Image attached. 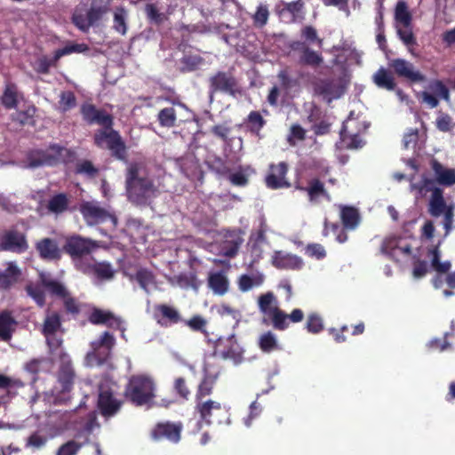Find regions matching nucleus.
I'll return each mask as SVG.
<instances>
[{"label":"nucleus","instance_id":"nucleus-1","mask_svg":"<svg viewBox=\"0 0 455 455\" xmlns=\"http://www.w3.org/2000/svg\"><path fill=\"white\" fill-rule=\"evenodd\" d=\"M43 332L52 355V359H59L60 361L59 382L63 391H68L74 379V371L68 355L64 353L60 347L63 331L61 329L60 316L56 313L47 315L44 320Z\"/></svg>","mask_w":455,"mask_h":455},{"label":"nucleus","instance_id":"nucleus-2","mask_svg":"<svg viewBox=\"0 0 455 455\" xmlns=\"http://www.w3.org/2000/svg\"><path fill=\"white\" fill-rule=\"evenodd\" d=\"M160 184L153 179L142 164H131L126 173L128 199L135 204H147L159 193Z\"/></svg>","mask_w":455,"mask_h":455},{"label":"nucleus","instance_id":"nucleus-3","mask_svg":"<svg viewBox=\"0 0 455 455\" xmlns=\"http://www.w3.org/2000/svg\"><path fill=\"white\" fill-rule=\"evenodd\" d=\"M382 252L396 261L406 262L412 260L414 267L413 277L419 279L426 275L428 270L427 262L419 260L422 256L419 242L416 239L387 238L383 242Z\"/></svg>","mask_w":455,"mask_h":455},{"label":"nucleus","instance_id":"nucleus-4","mask_svg":"<svg viewBox=\"0 0 455 455\" xmlns=\"http://www.w3.org/2000/svg\"><path fill=\"white\" fill-rule=\"evenodd\" d=\"M411 187L416 196H426L430 193L428 212L435 218L443 216V225L445 235H448L452 229L454 205L446 204L443 190L436 187L433 180L424 178L419 184L412 183Z\"/></svg>","mask_w":455,"mask_h":455},{"label":"nucleus","instance_id":"nucleus-5","mask_svg":"<svg viewBox=\"0 0 455 455\" xmlns=\"http://www.w3.org/2000/svg\"><path fill=\"white\" fill-rule=\"evenodd\" d=\"M109 5V0H82L74 12L73 23L85 32L108 13Z\"/></svg>","mask_w":455,"mask_h":455},{"label":"nucleus","instance_id":"nucleus-6","mask_svg":"<svg viewBox=\"0 0 455 455\" xmlns=\"http://www.w3.org/2000/svg\"><path fill=\"white\" fill-rule=\"evenodd\" d=\"M195 411L199 416L197 421L198 429L204 426H211L214 423L219 425H231V419L228 410L220 402L209 397H201L196 401Z\"/></svg>","mask_w":455,"mask_h":455},{"label":"nucleus","instance_id":"nucleus-7","mask_svg":"<svg viewBox=\"0 0 455 455\" xmlns=\"http://www.w3.org/2000/svg\"><path fill=\"white\" fill-rule=\"evenodd\" d=\"M156 383L147 374L132 376L125 390L126 398L137 406H150L156 396Z\"/></svg>","mask_w":455,"mask_h":455},{"label":"nucleus","instance_id":"nucleus-8","mask_svg":"<svg viewBox=\"0 0 455 455\" xmlns=\"http://www.w3.org/2000/svg\"><path fill=\"white\" fill-rule=\"evenodd\" d=\"M369 127L367 121L355 111H350L348 117L344 121L340 131V144L350 149L361 148L364 140L361 133Z\"/></svg>","mask_w":455,"mask_h":455},{"label":"nucleus","instance_id":"nucleus-9","mask_svg":"<svg viewBox=\"0 0 455 455\" xmlns=\"http://www.w3.org/2000/svg\"><path fill=\"white\" fill-rule=\"evenodd\" d=\"M394 17L398 37L412 53L411 47L416 44V39L412 31V14L405 1L399 0L396 3Z\"/></svg>","mask_w":455,"mask_h":455},{"label":"nucleus","instance_id":"nucleus-10","mask_svg":"<svg viewBox=\"0 0 455 455\" xmlns=\"http://www.w3.org/2000/svg\"><path fill=\"white\" fill-rule=\"evenodd\" d=\"M114 345V337L105 331L99 339L91 343L92 351L88 352L85 356V365L93 367L102 364L109 356Z\"/></svg>","mask_w":455,"mask_h":455},{"label":"nucleus","instance_id":"nucleus-11","mask_svg":"<svg viewBox=\"0 0 455 455\" xmlns=\"http://www.w3.org/2000/svg\"><path fill=\"white\" fill-rule=\"evenodd\" d=\"M67 154L68 149L66 148L54 144L47 149L31 152L28 158V166L30 168L52 166L64 161Z\"/></svg>","mask_w":455,"mask_h":455},{"label":"nucleus","instance_id":"nucleus-12","mask_svg":"<svg viewBox=\"0 0 455 455\" xmlns=\"http://www.w3.org/2000/svg\"><path fill=\"white\" fill-rule=\"evenodd\" d=\"M116 391V385L108 380L100 386L98 406L104 416H112L120 409L121 403L114 396Z\"/></svg>","mask_w":455,"mask_h":455},{"label":"nucleus","instance_id":"nucleus-13","mask_svg":"<svg viewBox=\"0 0 455 455\" xmlns=\"http://www.w3.org/2000/svg\"><path fill=\"white\" fill-rule=\"evenodd\" d=\"M95 144L101 148H108L118 158L124 154V145L117 132L112 128L99 130L94 137Z\"/></svg>","mask_w":455,"mask_h":455},{"label":"nucleus","instance_id":"nucleus-14","mask_svg":"<svg viewBox=\"0 0 455 455\" xmlns=\"http://www.w3.org/2000/svg\"><path fill=\"white\" fill-rule=\"evenodd\" d=\"M348 80L346 77L338 80H320L315 85V92L323 100L331 102L339 99L345 92Z\"/></svg>","mask_w":455,"mask_h":455},{"label":"nucleus","instance_id":"nucleus-15","mask_svg":"<svg viewBox=\"0 0 455 455\" xmlns=\"http://www.w3.org/2000/svg\"><path fill=\"white\" fill-rule=\"evenodd\" d=\"M427 259L430 261L432 270L435 272V275L432 279V283L435 289H440L443 285V275L451 270V262L448 259H442L441 251L438 245L428 250Z\"/></svg>","mask_w":455,"mask_h":455},{"label":"nucleus","instance_id":"nucleus-16","mask_svg":"<svg viewBox=\"0 0 455 455\" xmlns=\"http://www.w3.org/2000/svg\"><path fill=\"white\" fill-rule=\"evenodd\" d=\"M217 353L224 359H229L237 364L243 361V348L237 342L235 335L221 337L216 345Z\"/></svg>","mask_w":455,"mask_h":455},{"label":"nucleus","instance_id":"nucleus-17","mask_svg":"<svg viewBox=\"0 0 455 455\" xmlns=\"http://www.w3.org/2000/svg\"><path fill=\"white\" fill-rule=\"evenodd\" d=\"M80 211L88 225H95L109 220L114 226L116 219L104 208L99 205L98 202H85L81 204Z\"/></svg>","mask_w":455,"mask_h":455},{"label":"nucleus","instance_id":"nucleus-18","mask_svg":"<svg viewBox=\"0 0 455 455\" xmlns=\"http://www.w3.org/2000/svg\"><path fill=\"white\" fill-rule=\"evenodd\" d=\"M101 245L99 242L81 237L80 235H73L68 238L65 244V250L74 258H80L90 254Z\"/></svg>","mask_w":455,"mask_h":455},{"label":"nucleus","instance_id":"nucleus-19","mask_svg":"<svg viewBox=\"0 0 455 455\" xmlns=\"http://www.w3.org/2000/svg\"><path fill=\"white\" fill-rule=\"evenodd\" d=\"M40 280L43 286L46 288L49 292L64 299L65 306L68 311L72 313L77 311L75 300L68 297V291L61 283L54 279L48 273H41Z\"/></svg>","mask_w":455,"mask_h":455},{"label":"nucleus","instance_id":"nucleus-20","mask_svg":"<svg viewBox=\"0 0 455 455\" xmlns=\"http://www.w3.org/2000/svg\"><path fill=\"white\" fill-rule=\"evenodd\" d=\"M395 73L411 82H423L426 77L419 70L415 69L412 63L403 59H395L389 63Z\"/></svg>","mask_w":455,"mask_h":455},{"label":"nucleus","instance_id":"nucleus-21","mask_svg":"<svg viewBox=\"0 0 455 455\" xmlns=\"http://www.w3.org/2000/svg\"><path fill=\"white\" fill-rule=\"evenodd\" d=\"M287 164L283 162L278 164H271L269 172L266 177V184L272 189L289 188L290 183L286 180Z\"/></svg>","mask_w":455,"mask_h":455},{"label":"nucleus","instance_id":"nucleus-22","mask_svg":"<svg viewBox=\"0 0 455 455\" xmlns=\"http://www.w3.org/2000/svg\"><path fill=\"white\" fill-rule=\"evenodd\" d=\"M182 427L175 423H160L153 429L151 435L154 440L166 439L172 443H177L180 440Z\"/></svg>","mask_w":455,"mask_h":455},{"label":"nucleus","instance_id":"nucleus-23","mask_svg":"<svg viewBox=\"0 0 455 455\" xmlns=\"http://www.w3.org/2000/svg\"><path fill=\"white\" fill-rule=\"evenodd\" d=\"M0 245L4 250L15 252H22L28 248L24 235L13 230L6 232L2 236Z\"/></svg>","mask_w":455,"mask_h":455},{"label":"nucleus","instance_id":"nucleus-24","mask_svg":"<svg viewBox=\"0 0 455 455\" xmlns=\"http://www.w3.org/2000/svg\"><path fill=\"white\" fill-rule=\"evenodd\" d=\"M90 321L94 324H106L112 328H118L122 331V336L124 338L123 321L109 311L93 309L90 315Z\"/></svg>","mask_w":455,"mask_h":455},{"label":"nucleus","instance_id":"nucleus-25","mask_svg":"<svg viewBox=\"0 0 455 455\" xmlns=\"http://www.w3.org/2000/svg\"><path fill=\"white\" fill-rule=\"evenodd\" d=\"M272 264L277 268L296 270L302 267L303 261L296 255L280 251L274 253Z\"/></svg>","mask_w":455,"mask_h":455},{"label":"nucleus","instance_id":"nucleus-26","mask_svg":"<svg viewBox=\"0 0 455 455\" xmlns=\"http://www.w3.org/2000/svg\"><path fill=\"white\" fill-rule=\"evenodd\" d=\"M204 379L199 385L198 391L196 394V401L201 397H208L212 393L213 384L219 376V370L208 363H205L204 368Z\"/></svg>","mask_w":455,"mask_h":455},{"label":"nucleus","instance_id":"nucleus-27","mask_svg":"<svg viewBox=\"0 0 455 455\" xmlns=\"http://www.w3.org/2000/svg\"><path fill=\"white\" fill-rule=\"evenodd\" d=\"M243 242V238L238 231H228L225 240L220 244V254L227 257H234Z\"/></svg>","mask_w":455,"mask_h":455},{"label":"nucleus","instance_id":"nucleus-28","mask_svg":"<svg viewBox=\"0 0 455 455\" xmlns=\"http://www.w3.org/2000/svg\"><path fill=\"white\" fill-rule=\"evenodd\" d=\"M431 167L435 178V182L440 185L451 187L455 184V170L447 168L442 164L433 159L431 161Z\"/></svg>","mask_w":455,"mask_h":455},{"label":"nucleus","instance_id":"nucleus-29","mask_svg":"<svg viewBox=\"0 0 455 455\" xmlns=\"http://www.w3.org/2000/svg\"><path fill=\"white\" fill-rule=\"evenodd\" d=\"M339 214L346 229L355 230L361 222L360 213L355 207L339 205Z\"/></svg>","mask_w":455,"mask_h":455},{"label":"nucleus","instance_id":"nucleus-30","mask_svg":"<svg viewBox=\"0 0 455 455\" xmlns=\"http://www.w3.org/2000/svg\"><path fill=\"white\" fill-rule=\"evenodd\" d=\"M20 270L14 262H7L0 269V289H7L17 282Z\"/></svg>","mask_w":455,"mask_h":455},{"label":"nucleus","instance_id":"nucleus-31","mask_svg":"<svg viewBox=\"0 0 455 455\" xmlns=\"http://www.w3.org/2000/svg\"><path fill=\"white\" fill-rule=\"evenodd\" d=\"M160 314L158 323L163 326H171L182 321L180 312L173 307L163 304L157 307Z\"/></svg>","mask_w":455,"mask_h":455},{"label":"nucleus","instance_id":"nucleus-32","mask_svg":"<svg viewBox=\"0 0 455 455\" xmlns=\"http://www.w3.org/2000/svg\"><path fill=\"white\" fill-rule=\"evenodd\" d=\"M266 245L267 242L262 232H259L250 237L248 247L252 258L251 264L262 258Z\"/></svg>","mask_w":455,"mask_h":455},{"label":"nucleus","instance_id":"nucleus-33","mask_svg":"<svg viewBox=\"0 0 455 455\" xmlns=\"http://www.w3.org/2000/svg\"><path fill=\"white\" fill-rule=\"evenodd\" d=\"M208 283L209 287L217 295H224L229 287L228 279L224 272L211 273Z\"/></svg>","mask_w":455,"mask_h":455},{"label":"nucleus","instance_id":"nucleus-34","mask_svg":"<svg viewBox=\"0 0 455 455\" xmlns=\"http://www.w3.org/2000/svg\"><path fill=\"white\" fill-rule=\"evenodd\" d=\"M23 100V95L14 84H7L2 96V104L6 108H15Z\"/></svg>","mask_w":455,"mask_h":455},{"label":"nucleus","instance_id":"nucleus-35","mask_svg":"<svg viewBox=\"0 0 455 455\" xmlns=\"http://www.w3.org/2000/svg\"><path fill=\"white\" fill-rule=\"evenodd\" d=\"M302 189L307 191L311 202H319L323 198L328 201L331 200L328 193L324 189L323 184L316 179L311 180L308 186Z\"/></svg>","mask_w":455,"mask_h":455},{"label":"nucleus","instance_id":"nucleus-36","mask_svg":"<svg viewBox=\"0 0 455 455\" xmlns=\"http://www.w3.org/2000/svg\"><path fill=\"white\" fill-rule=\"evenodd\" d=\"M36 248L44 259H55L60 257V250L56 243L49 238H44L38 242Z\"/></svg>","mask_w":455,"mask_h":455},{"label":"nucleus","instance_id":"nucleus-37","mask_svg":"<svg viewBox=\"0 0 455 455\" xmlns=\"http://www.w3.org/2000/svg\"><path fill=\"white\" fill-rule=\"evenodd\" d=\"M258 344L261 351L267 354L282 349L276 335L271 331L262 333L259 337Z\"/></svg>","mask_w":455,"mask_h":455},{"label":"nucleus","instance_id":"nucleus-38","mask_svg":"<svg viewBox=\"0 0 455 455\" xmlns=\"http://www.w3.org/2000/svg\"><path fill=\"white\" fill-rule=\"evenodd\" d=\"M264 282L262 274L242 275L238 279V288L241 291L246 292L254 287L260 286Z\"/></svg>","mask_w":455,"mask_h":455},{"label":"nucleus","instance_id":"nucleus-39","mask_svg":"<svg viewBox=\"0 0 455 455\" xmlns=\"http://www.w3.org/2000/svg\"><path fill=\"white\" fill-rule=\"evenodd\" d=\"M134 278L140 286L148 293L156 289L155 276L146 268H140Z\"/></svg>","mask_w":455,"mask_h":455},{"label":"nucleus","instance_id":"nucleus-40","mask_svg":"<svg viewBox=\"0 0 455 455\" xmlns=\"http://www.w3.org/2000/svg\"><path fill=\"white\" fill-rule=\"evenodd\" d=\"M80 437V435H76L75 439L69 440L60 445L56 451V455H76L80 449L88 443L87 436L83 442L78 440Z\"/></svg>","mask_w":455,"mask_h":455},{"label":"nucleus","instance_id":"nucleus-41","mask_svg":"<svg viewBox=\"0 0 455 455\" xmlns=\"http://www.w3.org/2000/svg\"><path fill=\"white\" fill-rule=\"evenodd\" d=\"M374 84L387 91H393L395 88V83L393 76L384 68H380L372 76Z\"/></svg>","mask_w":455,"mask_h":455},{"label":"nucleus","instance_id":"nucleus-42","mask_svg":"<svg viewBox=\"0 0 455 455\" xmlns=\"http://www.w3.org/2000/svg\"><path fill=\"white\" fill-rule=\"evenodd\" d=\"M35 114V106L24 103L22 108L12 115V120L22 125L33 124Z\"/></svg>","mask_w":455,"mask_h":455},{"label":"nucleus","instance_id":"nucleus-43","mask_svg":"<svg viewBox=\"0 0 455 455\" xmlns=\"http://www.w3.org/2000/svg\"><path fill=\"white\" fill-rule=\"evenodd\" d=\"M302 7L300 0L285 4L284 6L279 11L280 19L284 22H291L295 20L299 15Z\"/></svg>","mask_w":455,"mask_h":455},{"label":"nucleus","instance_id":"nucleus-44","mask_svg":"<svg viewBox=\"0 0 455 455\" xmlns=\"http://www.w3.org/2000/svg\"><path fill=\"white\" fill-rule=\"evenodd\" d=\"M259 310L267 315H270L277 307V300L273 292H267L258 299Z\"/></svg>","mask_w":455,"mask_h":455},{"label":"nucleus","instance_id":"nucleus-45","mask_svg":"<svg viewBox=\"0 0 455 455\" xmlns=\"http://www.w3.org/2000/svg\"><path fill=\"white\" fill-rule=\"evenodd\" d=\"M15 324L14 319L9 313L4 312L0 314V339L3 340L10 339Z\"/></svg>","mask_w":455,"mask_h":455},{"label":"nucleus","instance_id":"nucleus-46","mask_svg":"<svg viewBox=\"0 0 455 455\" xmlns=\"http://www.w3.org/2000/svg\"><path fill=\"white\" fill-rule=\"evenodd\" d=\"M128 12L123 7H118L114 11L113 28L121 35L127 32Z\"/></svg>","mask_w":455,"mask_h":455},{"label":"nucleus","instance_id":"nucleus-47","mask_svg":"<svg viewBox=\"0 0 455 455\" xmlns=\"http://www.w3.org/2000/svg\"><path fill=\"white\" fill-rule=\"evenodd\" d=\"M211 81L214 90L228 92L231 91L234 86L233 78L225 73L217 74Z\"/></svg>","mask_w":455,"mask_h":455},{"label":"nucleus","instance_id":"nucleus-48","mask_svg":"<svg viewBox=\"0 0 455 455\" xmlns=\"http://www.w3.org/2000/svg\"><path fill=\"white\" fill-rule=\"evenodd\" d=\"M88 50V46L84 44L68 43L64 47L58 49L54 53V61L65 55L72 53H81Z\"/></svg>","mask_w":455,"mask_h":455},{"label":"nucleus","instance_id":"nucleus-49","mask_svg":"<svg viewBox=\"0 0 455 455\" xmlns=\"http://www.w3.org/2000/svg\"><path fill=\"white\" fill-rule=\"evenodd\" d=\"M49 437L44 435L41 430L34 432L30 435L26 442V447L32 450H40L45 446Z\"/></svg>","mask_w":455,"mask_h":455},{"label":"nucleus","instance_id":"nucleus-50","mask_svg":"<svg viewBox=\"0 0 455 455\" xmlns=\"http://www.w3.org/2000/svg\"><path fill=\"white\" fill-rule=\"evenodd\" d=\"M217 313L227 321L234 322L235 324L239 323L242 316L240 311L234 309L226 304L218 306Z\"/></svg>","mask_w":455,"mask_h":455},{"label":"nucleus","instance_id":"nucleus-51","mask_svg":"<svg viewBox=\"0 0 455 455\" xmlns=\"http://www.w3.org/2000/svg\"><path fill=\"white\" fill-rule=\"evenodd\" d=\"M158 120L162 126L172 127L176 122V111L174 108H165L158 114Z\"/></svg>","mask_w":455,"mask_h":455},{"label":"nucleus","instance_id":"nucleus-52","mask_svg":"<svg viewBox=\"0 0 455 455\" xmlns=\"http://www.w3.org/2000/svg\"><path fill=\"white\" fill-rule=\"evenodd\" d=\"M68 207V199L65 195L60 194L53 196L48 204V208L52 212L60 213Z\"/></svg>","mask_w":455,"mask_h":455},{"label":"nucleus","instance_id":"nucleus-53","mask_svg":"<svg viewBox=\"0 0 455 455\" xmlns=\"http://www.w3.org/2000/svg\"><path fill=\"white\" fill-rule=\"evenodd\" d=\"M427 91L436 96L438 99H443L446 101L449 100V90L441 81H433L428 84Z\"/></svg>","mask_w":455,"mask_h":455},{"label":"nucleus","instance_id":"nucleus-54","mask_svg":"<svg viewBox=\"0 0 455 455\" xmlns=\"http://www.w3.org/2000/svg\"><path fill=\"white\" fill-rule=\"evenodd\" d=\"M269 317L272 319L274 328L285 330L288 327V315L277 307Z\"/></svg>","mask_w":455,"mask_h":455},{"label":"nucleus","instance_id":"nucleus-55","mask_svg":"<svg viewBox=\"0 0 455 455\" xmlns=\"http://www.w3.org/2000/svg\"><path fill=\"white\" fill-rule=\"evenodd\" d=\"M252 172L250 168L240 169L229 174V180L236 186H244L247 184L248 177Z\"/></svg>","mask_w":455,"mask_h":455},{"label":"nucleus","instance_id":"nucleus-56","mask_svg":"<svg viewBox=\"0 0 455 455\" xmlns=\"http://www.w3.org/2000/svg\"><path fill=\"white\" fill-rule=\"evenodd\" d=\"M307 329L309 332L312 333L320 332L323 329L322 317L315 313L310 314L307 321Z\"/></svg>","mask_w":455,"mask_h":455},{"label":"nucleus","instance_id":"nucleus-57","mask_svg":"<svg viewBox=\"0 0 455 455\" xmlns=\"http://www.w3.org/2000/svg\"><path fill=\"white\" fill-rule=\"evenodd\" d=\"M301 61L307 65L316 66L323 61V59L316 52L309 48H305L301 57Z\"/></svg>","mask_w":455,"mask_h":455},{"label":"nucleus","instance_id":"nucleus-58","mask_svg":"<svg viewBox=\"0 0 455 455\" xmlns=\"http://www.w3.org/2000/svg\"><path fill=\"white\" fill-rule=\"evenodd\" d=\"M185 324L193 331L204 332L207 321L203 316L197 315L185 321Z\"/></svg>","mask_w":455,"mask_h":455},{"label":"nucleus","instance_id":"nucleus-59","mask_svg":"<svg viewBox=\"0 0 455 455\" xmlns=\"http://www.w3.org/2000/svg\"><path fill=\"white\" fill-rule=\"evenodd\" d=\"M94 273L102 279H110L114 275L112 267L107 263H98L93 266Z\"/></svg>","mask_w":455,"mask_h":455},{"label":"nucleus","instance_id":"nucleus-60","mask_svg":"<svg viewBox=\"0 0 455 455\" xmlns=\"http://www.w3.org/2000/svg\"><path fill=\"white\" fill-rule=\"evenodd\" d=\"M249 125L252 132L258 133L264 126L265 121L258 112H251L248 116Z\"/></svg>","mask_w":455,"mask_h":455},{"label":"nucleus","instance_id":"nucleus-61","mask_svg":"<svg viewBox=\"0 0 455 455\" xmlns=\"http://www.w3.org/2000/svg\"><path fill=\"white\" fill-rule=\"evenodd\" d=\"M76 106V98L73 92H64L60 94V107L62 111H67Z\"/></svg>","mask_w":455,"mask_h":455},{"label":"nucleus","instance_id":"nucleus-62","mask_svg":"<svg viewBox=\"0 0 455 455\" xmlns=\"http://www.w3.org/2000/svg\"><path fill=\"white\" fill-rule=\"evenodd\" d=\"M27 291L39 306L44 304V295L40 286L29 284L27 286Z\"/></svg>","mask_w":455,"mask_h":455},{"label":"nucleus","instance_id":"nucleus-63","mask_svg":"<svg viewBox=\"0 0 455 455\" xmlns=\"http://www.w3.org/2000/svg\"><path fill=\"white\" fill-rule=\"evenodd\" d=\"M419 140V132L417 129H409L403 137V146L406 148H414Z\"/></svg>","mask_w":455,"mask_h":455},{"label":"nucleus","instance_id":"nucleus-64","mask_svg":"<svg viewBox=\"0 0 455 455\" xmlns=\"http://www.w3.org/2000/svg\"><path fill=\"white\" fill-rule=\"evenodd\" d=\"M268 15H269V12H268L267 6L260 4L258 7L257 12L253 17L255 24L259 27L264 26L268 20Z\"/></svg>","mask_w":455,"mask_h":455}]
</instances>
